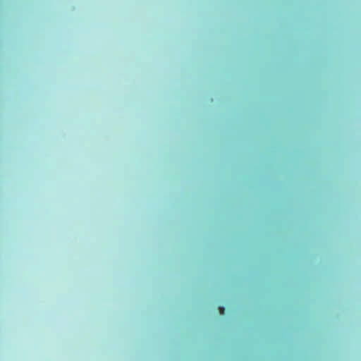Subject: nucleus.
I'll list each match as a JSON object with an SVG mask.
<instances>
[{
	"mask_svg": "<svg viewBox=\"0 0 361 361\" xmlns=\"http://www.w3.org/2000/svg\"><path fill=\"white\" fill-rule=\"evenodd\" d=\"M219 312H220V314H224V312H225V308L224 307H219Z\"/></svg>",
	"mask_w": 361,
	"mask_h": 361,
	"instance_id": "f257e3e1",
	"label": "nucleus"
}]
</instances>
